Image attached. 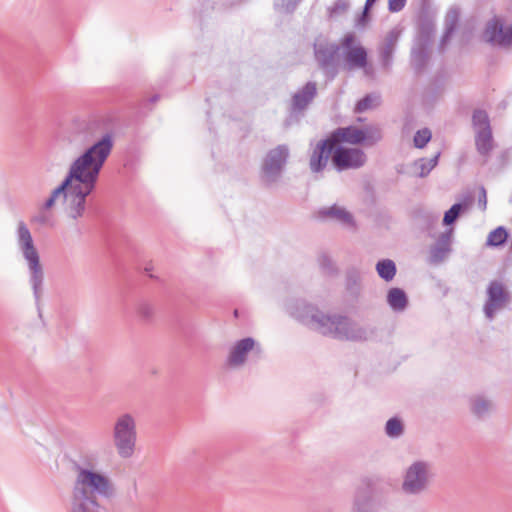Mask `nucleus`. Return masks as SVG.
Segmentation results:
<instances>
[{
    "label": "nucleus",
    "instance_id": "f257e3e1",
    "mask_svg": "<svg viewBox=\"0 0 512 512\" xmlns=\"http://www.w3.org/2000/svg\"><path fill=\"white\" fill-rule=\"evenodd\" d=\"M299 319L308 328L339 340L366 341L375 333L374 329L360 326L346 316L327 315L312 305H304Z\"/></svg>",
    "mask_w": 512,
    "mask_h": 512
},
{
    "label": "nucleus",
    "instance_id": "f03ea898",
    "mask_svg": "<svg viewBox=\"0 0 512 512\" xmlns=\"http://www.w3.org/2000/svg\"><path fill=\"white\" fill-rule=\"evenodd\" d=\"M111 498L115 495V486L106 475L80 466L73 483L70 512H100L96 496Z\"/></svg>",
    "mask_w": 512,
    "mask_h": 512
},
{
    "label": "nucleus",
    "instance_id": "7ed1b4c3",
    "mask_svg": "<svg viewBox=\"0 0 512 512\" xmlns=\"http://www.w3.org/2000/svg\"><path fill=\"white\" fill-rule=\"evenodd\" d=\"M16 235L19 250L28 264L34 297L39 302L43 292L44 270L32 234L24 221L18 222Z\"/></svg>",
    "mask_w": 512,
    "mask_h": 512
},
{
    "label": "nucleus",
    "instance_id": "20e7f679",
    "mask_svg": "<svg viewBox=\"0 0 512 512\" xmlns=\"http://www.w3.org/2000/svg\"><path fill=\"white\" fill-rule=\"evenodd\" d=\"M388 483L380 477H365L362 485L356 490L351 512H379L384 506L382 498L377 499L375 494L384 490Z\"/></svg>",
    "mask_w": 512,
    "mask_h": 512
},
{
    "label": "nucleus",
    "instance_id": "39448f33",
    "mask_svg": "<svg viewBox=\"0 0 512 512\" xmlns=\"http://www.w3.org/2000/svg\"><path fill=\"white\" fill-rule=\"evenodd\" d=\"M137 428L135 418L124 413L118 416L113 426V442L121 458H130L135 451Z\"/></svg>",
    "mask_w": 512,
    "mask_h": 512
},
{
    "label": "nucleus",
    "instance_id": "423d86ee",
    "mask_svg": "<svg viewBox=\"0 0 512 512\" xmlns=\"http://www.w3.org/2000/svg\"><path fill=\"white\" fill-rule=\"evenodd\" d=\"M289 157L290 149L286 144L277 145L266 153L260 168V180L264 186L271 187L280 181Z\"/></svg>",
    "mask_w": 512,
    "mask_h": 512
},
{
    "label": "nucleus",
    "instance_id": "0eeeda50",
    "mask_svg": "<svg viewBox=\"0 0 512 512\" xmlns=\"http://www.w3.org/2000/svg\"><path fill=\"white\" fill-rule=\"evenodd\" d=\"M434 476L431 462L415 461L406 469L401 489L407 495H420L428 490Z\"/></svg>",
    "mask_w": 512,
    "mask_h": 512
},
{
    "label": "nucleus",
    "instance_id": "6e6552de",
    "mask_svg": "<svg viewBox=\"0 0 512 512\" xmlns=\"http://www.w3.org/2000/svg\"><path fill=\"white\" fill-rule=\"evenodd\" d=\"M102 167L94 159L81 154L70 164L65 178L74 184L96 188Z\"/></svg>",
    "mask_w": 512,
    "mask_h": 512
},
{
    "label": "nucleus",
    "instance_id": "1a4fd4ad",
    "mask_svg": "<svg viewBox=\"0 0 512 512\" xmlns=\"http://www.w3.org/2000/svg\"><path fill=\"white\" fill-rule=\"evenodd\" d=\"M481 37L485 43L492 47L511 49L512 22L505 25V19L502 16L494 15L485 23Z\"/></svg>",
    "mask_w": 512,
    "mask_h": 512
},
{
    "label": "nucleus",
    "instance_id": "9d476101",
    "mask_svg": "<svg viewBox=\"0 0 512 512\" xmlns=\"http://www.w3.org/2000/svg\"><path fill=\"white\" fill-rule=\"evenodd\" d=\"M73 131L81 144H89L102 137L113 136L109 122L103 117L77 120L73 124Z\"/></svg>",
    "mask_w": 512,
    "mask_h": 512
},
{
    "label": "nucleus",
    "instance_id": "9b49d317",
    "mask_svg": "<svg viewBox=\"0 0 512 512\" xmlns=\"http://www.w3.org/2000/svg\"><path fill=\"white\" fill-rule=\"evenodd\" d=\"M96 188L72 183L66 193V213L69 218L76 221L82 218L86 211L87 197Z\"/></svg>",
    "mask_w": 512,
    "mask_h": 512
},
{
    "label": "nucleus",
    "instance_id": "f8f14e48",
    "mask_svg": "<svg viewBox=\"0 0 512 512\" xmlns=\"http://www.w3.org/2000/svg\"><path fill=\"white\" fill-rule=\"evenodd\" d=\"M366 161L367 156L363 150L334 145L332 164L337 171L361 168Z\"/></svg>",
    "mask_w": 512,
    "mask_h": 512
},
{
    "label": "nucleus",
    "instance_id": "ddd939ff",
    "mask_svg": "<svg viewBox=\"0 0 512 512\" xmlns=\"http://www.w3.org/2000/svg\"><path fill=\"white\" fill-rule=\"evenodd\" d=\"M340 46L326 41L314 44V55L319 68L329 79H334L338 74L337 55Z\"/></svg>",
    "mask_w": 512,
    "mask_h": 512
},
{
    "label": "nucleus",
    "instance_id": "4468645a",
    "mask_svg": "<svg viewBox=\"0 0 512 512\" xmlns=\"http://www.w3.org/2000/svg\"><path fill=\"white\" fill-rule=\"evenodd\" d=\"M509 293L506 291L504 285L497 280L489 283L487 288V300L484 304L485 316L492 320L495 312L505 307L509 301Z\"/></svg>",
    "mask_w": 512,
    "mask_h": 512
},
{
    "label": "nucleus",
    "instance_id": "2eb2a0df",
    "mask_svg": "<svg viewBox=\"0 0 512 512\" xmlns=\"http://www.w3.org/2000/svg\"><path fill=\"white\" fill-rule=\"evenodd\" d=\"M251 351H255L257 354L262 352L260 345L252 337L237 341L230 349L227 364L231 367L242 366L246 362L248 353Z\"/></svg>",
    "mask_w": 512,
    "mask_h": 512
},
{
    "label": "nucleus",
    "instance_id": "dca6fc26",
    "mask_svg": "<svg viewBox=\"0 0 512 512\" xmlns=\"http://www.w3.org/2000/svg\"><path fill=\"white\" fill-rule=\"evenodd\" d=\"M333 153L334 143L330 141L329 136L326 139L320 140L310 155L309 167L311 171L314 173L323 171L329 159H332Z\"/></svg>",
    "mask_w": 512,
    "mask_h": 512
},
{
    "label": "nucleus",
    "instance_id": "f3484780",
    "mask_svg": "<svg viewBox=\"0 0 512 512\" xmlns=\"http://www.w3.org/2000/svg\"><path fill=\"white\" fill-rule=\"evenodd\" d=\"M453 228L441 233L436 242L429 249L428 261L430 264H440L452 251Z\"/></svg>",
    "mask_w": 512,
    "mask_h": 512
},
{
    "label": "nucleus",
    "instance_id": "a211bd4d",
    "mask_svg": "<svg viewBox=\"0 0 512 512\" xmlns=\"http://www.w3.org/2000/svg\"><path fill=\"white\" fill-rule=\"evenodd\" d=\"M88 146L82 153L90 159H94L99 165L103 166L113 148V136L102 137L97 141H91L89 144H82Z\"/></svg>",
    "mask_w": 512,
    "mask_h": 512
},
{
    "label": "nucleus",
    "instance_id": "6ab92c4d",
    "mask_svg": "<svg viewBox=\"0 0 512 512\" xmlns=\"http://www.w3.org/2000/svg\"><path fill=\"white\" fill-rule=\"evenodd\" d=\"M364 130L356 126L339 127L329 135L330 141L334 145L348 143L351 145L362 144L365 142Z\"/></svg>",
    "mask_w": 512,
    "mask_h": 512
},
{
    "label": "nucleus",
    "instance_id": "aec40b11",
    "mask_svg": "<svg viewBox=\"0 0 512 512\" xmlns=\"http://www.w3.org/2000/svg\"><path fill=\"white\" fill-rule=\"evenodd\" d=\"M317 95V85L313 81L307 82L297 91L291 101V112L299 113L307 109Z\"/></svg>",
    "mask_w": 512,
    "mask_h": 512
},
{
    "label": "nucleus",
    "instance_id": "412c9836",
    "mask_svg": "<svg viewBox=\"0 0 512 512\" xmlns=\"http://www.w3.org/2000/svg\"><path fill=\"white\" fill-rule=\"evenodd\" d=\"M400 36V32L397 29L390 30L385 39L384 43L380 49V58L382 66L388 70L390 69L393 61V53L396 47Z\"/></svg>",
    "mask_w": 512,
    "mask_h": 512
},
{
    "label": "nucleus",
    "instance_id": "4be33fe9",
    "mask_svg": "<svg viewBox=\"0 0 512 512\" xmlns=\"http://www.w3.org/2000/svg\"><path fill=\"white\" fill-rule=\"evenodd\" d=\"M367 63V51L361 45L344 52V67L347 70L366 68Z\"/></svg>",
    "mask_w": 512,
    "mask_h": 512
},
{
    "label": "nucleus",
    "instance_id": "5701e85b",
    "mask_svg": "<svg viewBox=\"0 0 512 512\" xmlns=\"http://www.w3.org/2000/svg\"><path fill=\"white\" fill-rule=\"evenodd\" d=\"M475 146L477 152L484 158L483 164H486L494 149L492 130L475 132Z\"/></svg>",
    "mask_w": 512,
    "mask_h": 512
},
{
    "label": "nucleus",
    "instance_id": "b1692460",
    "mask_svg": "<svg viewBox=\"0 0 512 512\" xmlns=\"http://www.w3.org/2000/svg\"><path fill=\"white\" fill-rule=\"evenodd\" d=\"M428 49L429 47L421 44H417V46L412 49L411 65L417 74L422 73L428 63Z\"/></svg>",
    "mask_w": 512,
    "mask_h": 512
},
{
    "label": "nucleus",
    "instance_id": "393cba45",
    "mask_svg": "<svg viewBox=\"0 0 512 512\" xmlns=\"http://www.w3.org/2000/svg\"><path fill=\"white\" fill-rule=\"evenodd\" d=\"M459 20V11L452 8L448 11L445 17V31L440 41V48L444 49L453 35Z\"/></svg>",
    "mask_w": 512,
    "mask_h": 512
},
{
    "label": "nucleus",
    "instance_id": "a878e982",
    "mask_svg": "<svg viewBox=\"0 0 512 512\" xmlns=\"http://www.w3.org/2000/svg\"><path fill=\"white\" fill-rule=\"evenodd\" d=\"M387 302L392 310L403 311L408 305V298L401 288H391L387 293Z\"/></svg>",
    "mask_w": 512,
    "mask_h": 512
},
{
    "label": "nucleus",
    "instance_id": "bb28decb",
    "mask_svg": "<svg viewBox=\"0 0 512 512\" xmlns=\"http://www.w3.org/2000/svg\"><path fill=\"white\" fill-rule=\"evenodd\" d=\"M319 214L322 217H329L336 219L337 221L343 224H353V216L346 211L344 208H341L337 205H333L330 208H325L320 210Z\"/></svg>",
    "mask_w": 512,
    "mask_h": 512
},
{
    "label": "nucleus",
    "instance_id": "cd10ccee",
    "mask_svg": "<svg viewBox=\"0 0 512 512\" xmlns=\"http://www.w3.org/2000/svg\"><path fill=\"white\" fill-rule=\"evenodd\" d=\"M375 268L379 277L386 282L392 281L397 272L396 264L391 259L379 260Z\"/></svg>",
    "mask_w": 512,
    "mask_h": 512
},
{
    "label": "nucleus",
    "instance_id": "c85d7f7f",
    "mask_svg": "<svg viewBox=\"0 0 512 512\" xmlns=\"http://www.w3.org/2000/svg\"><path fill=\"white\" fill-rule=\"evenodd\" d=\"M71 182H69L68 179L64 178V180L61 182V184L56 187L50 194V196L48 197V199L44 202L43 204V209L44 210H48V209H51L55 203H56V200L60 197V196H63L64 199L66 198V193L68 192L70 186H71Z\"/></svg>",
    "mask_w": 512,
    "mask_h": 512
},
{
    "label": "nucleus",
    "instance_id": "c756f323",
    "mask_svg": "<svg viewBox=\"0 0 512 512\" xmlns=\"http://www.w3.org/2000/svg\"><path fill=\"white\" fill-rule=\"evenodd\" d=\"M508 238V232L505 227L498 226L492 230L486 239V246L488 247H499L503 245Z\"/></svg>",
    "mask_w": 512,
    "mask_h": 512
},
{
    "label": "nucleus",
    "instance_id": "7c9ffc66",
    "mask_svg": "<svg viewBox=\"0 0 512 512\" xmlns=\"http://www.w3.org/2000/svg\"><path fill=\"white\" fill-rule=\"evenodd\" d=\"M472 125L477 131L492 130L490 125V119L485 110L476 109L472 114Z\"/></svg>",
    "mask_w": 512,
    "mask_h": 512
},
{
    "label": "nucleus",
    "instance_id": "2f4dec72",
    "mask_svg": "<svg viewBox=\"0 0 512 512\" xmlns=\"http://www.w3.org/2000/svg\"><path fill=\"white\" fill-rule=\"evenodd\" d=\"M471 410L472 412L478 416L483 417L486 415L492 408V403L490 400L486 399L483 396H475L472 397L471 400Z\"/></svg>",
    "mask_w": 512,
    "mask_h": 512
},
{
    "label": "nucleus",
    "instance_id": "473e14b6",
    "mask_svg": "<svg viewBox=\"0 0 512 512\" xmlns=\"http://www.w3.org/2000/svg\"><path fill=\"white\" fill-rule=\"evenodd\" d=\"M435 32V25L430 21H425L420 25L418 42L417 44H421L427 47H430L433 35Z\"/></svg>",
    "mask_w": 512,
    "mask_h": 512
},
{
    "label": "nucleus",
    "instance_id": "72a5a7b5",
    "mask_svg": "<svg viewBox=\"0 0 512 512\" xmlns=\"http://www.w3.org/2000/svg\"><path fill=\"white\" fill-rule=\"evenodd\" d=\"M380 104V96L377 94H367L365 97L360 99L356 106L355 112L362 113L367 110L373 109Z\"/></svg>",
    "mask_w": 512,
    "mask_h": 512
},
{
    "label": "nucleus",
    "instance_id": "f704fd0d",
    "mask_svg": "<svg viewBox=\"0 0 512 512\" xmlns=\"http://www.w3.org/2000/svg\"><path fill=\"white\" fill-rule=\"evenodd\" d=\"M440 152H437L432 158H421L415 162V166L420 168L419 177H426L430 171L438 164Z\"/></svg>",
    "mask_w": 512,
    "mask_h": 512
},
{
    "label": "nucleus",
    "instance_id": "c9c22d12",
    "mask_svg": "<svg viewBox=\"0 0 512 512\" xmlns=\"http://www.w3.org/2000/svg\"><path fill=\"white\" fill-rule=\"evenodd\" d=\"M403 431V424L399 418L393 417L386 422L385 432L389 437L397 438L403 434Z\"/></svg>",
    "mask_w": 512,
    "mask_h": 512
},
{
    "label": "nucleus",
    "instance_id": "e433bc0d",
    "mask_svg": "<svg viewBox=\"0 0 512 512\" xmlns=\"http://www.w3.org/2000/svg\"><path fill=\"white\" fill-rule=\"evenodd\" d=\"M464 209L465 205L462 203L453 204L451 208L445 212L443 224L452 225L458 219Z\"/></svg>",
    "mask_w": 512,
    "mask_h": 512
},
{
    "label": "nucleus",
    "instance_id": "4c0bfd02",
    "mask_svg": "<svg viewBox=\"0 0 512 512\" xmlns=\"http://www.w3.org/2000/svg\"><path fill=\"white\" fill-rule=\"evenodd\" d=\"M432 133L430 129L423 128L418 130L413 138V143L416 148H424L427 143L431 140Z\"/></svg>",
    "mask_w": 512,
    "mask_h": 512
},
{
    "label": "nucleus",
    "instance_id": "58836bf2",
    "mask_svg": "<svg viewBox=\"0 0 512 512\" xmlns=\"http://www.w3.org/2000/svg\"><path fill=\"white\" fill-rule=\"evenodd\" d=\"M136 312L138 316L144 321H150L154 316V307L145 301L137 305Z\"/></svg>",
    "mask_w": 512,
    "mask_h": 512
},
{
    "label": "nucleus",
    "instance_id": "ea45409f",
    "mask_svg": "<svg viewBox=\"0 0 512 512\" xmlns=\"http://www.w3.org/2000/svg\"><path fill=\"white\" fill-rule=\"evenodd\" d=\"M318 261L323 273L327 275H334L337 273V268L327 254H321Z\"/></svg>",
    "mask_w": 512,
    "mask_h": 512
},
{
    "label": "nucleus",
    "instance_id": "a19ab883",
    "mask_svg": "<svg viewBox=\"0 0 512 512\" xmlns=\"http://www.w3.org/2000/svg\"><path fill=\"white\" fill-rule=\"evenodd\" d=\"M365 137V142L367 145L372 146L381 140L382 135L379 129L366 127L363 129Z\"/></svg>",
    "mask_w": 512,
    "mask_h": 512
},
{
    "label": "nucleus",
    "instance_id": "79ce46f5",
    "mask_svg": "<svg viewBox=\"0 0 512 512\" xmlns=\"http://www.w3.org/2000/svg\"><path fill=\"white\" fill-rule=\"evenodd\" d=\"M350 7L349 0H337L329 9L330 15H341L348 11Z\"/></svg>",
    "mask_w": 512,
    "mask_h": 512
},
{
    "label": "nucleus",
    "instance_id": "37998d69",
    "mask_svg": "<svg viewBox=\"0 0 512 512\" xmlns=\"http://www.w3.org/2000/svg\"><path fill=\"white\" fill-rule=\"evenodd\" d=\"M32 223H36L42 226H52V216L44 211H40L37 215L31 218Z\"/></svg>",
    "mask_w": 512,
    "mask_h": 512
},
{
    "label": "nucleus",
    "instance_id": "c03bdc74",
    "mask_svg": "<svg viewBox=\"0 0 512 512\" xmlns=\"http://www.w3.org/2000/svg\"><path fill=\"white\" fill-rule=\"evenodd\" d=\"M407 0H389L388 9L392 13L400 12L406 5Z\"/></svg>",
    "mask_w": 512,
    "mask_h": 512
},
{
    "label": "nucleus",
    "instance_id": "a18cd8bd",
    "mask_svg": "<svg viewBox=\"0 0 512 512\" xmlns=\"http://www.w3.org/2000/svg\"><path fill=\"white\" fill-rule=\"evenodd\" d=\"M478 206L482 211L487 209V192L483 186L479 189Z\"/></svg>",
    "mask_w": 512,
    "mask_h": 512
},
{
    "label": "nucleus",
    "instance_id": "49530a36",
    "mask_svg": "<svg viewBox=\"0 0 512 512\" xmlns=\"http://www.w3.org/2000/svg\"><path fill=\"white\" fill-rule=\"evenodd\" d=\"M355 41V35L353 33H348L344 36L342 39V47L345 51L353 49L355 46H353V43Z\"/></svg>",
    "mask_w": 512,
    "mask_h": 512
},
{
    "label": "nucleus",
    "instance_id": "de8ad7c7",
    "mask_svg": "<svg viewBox=\"0 0 512 512\" xmlns=\"http://www.w3.org/2000/svg\"><path fill=\"white\" fill-rule=\"evenodd\" d=\"M368 18H369V10H366V5H365L363 12L358 19L359 24L365 25V23L368 21Z\"/></svg>",
    "mask_w": 512,
    "mask_h": 512
},
{
    "label": "nucleus",
    "instance_id": "09e8293b",
    "mask_svg": "<svg viewBox=\"0 0 512 512\" xmlns=\"http://www.w3.org/2000/svg\"><path fill=\"white\" fill-rule=\"evenodd\" d=\"M358 279H359V275L357 272L354 271V272L349 273L347 276L348 285L356 284Z\"/></svg>",
    "mask_w": 512,
    "mask_h": 512
},
{
    "label": "nucleus",
    "instance_id": "8fccbe9b",
    "mask_svg": "<svg viewBox=\"0 0 512 512\" xmlns=\"http://www.w3.org/2000/svg\"><path fill=\"white\" fill-rule=\"evenodd\" d=\"M376 1L377 0H366V10H370Z\"/></svg>",
    "mask_w": 512,
    "mask_h": 512
},
{
    "label": "nucleus",
    "instance_id": "3c124183",
    "mask_svg": "<svg viewBox=\"0 0 512 512\" xmlns=\"http://www.w3.org/2000/svg\"><path fill=\"white\" fill-rule=\"evenodd\" d=\"M159 96L158 95H154L153 97L150 98V102L154 103L158 100Z\"/></svg>",
    "mask_w": 512,
    "mask_h": 512
},
{
    "label": "nucleus",
    "instance_id": "603ef678",
    "mask_svg": "<svg viewBox=\"0 0 512 512\" xmlns=\"http://www.w3.org/2000/svg\"><path fill=\"white\" fill-rule=\"evenodd\" d=\"M429 218L431 219V221H432L433 223H436V222H437V220H438V217H437V216H430Z\"/></svg>",
    "mask_w": 512,
    "mask_h": 512
},
{
    "label": "nucleus",
    "instance_id": "864d4df0",
    "mask_svg": "<svg viewBox=\"0 0 512 512\" xmlns=\"http://www.w3.org/2000/svg\"><path fill=\"white\" fill-rule=\"evenodd\" d=\"M151 269H152L151 267H146V268H145V271H146V272H149V271H151Z\"/></svg>",
    "mask_w": 512,
    "mask_h": 512
},
{
    "label": "nucleus",
    "instance_id": "5fc2aeb1",
    "mask_svg": "<svg viewBox=\"0 0 512 512\" xmlns=\"http://www.w3.org/2000/svg\"><path fill=\"white\" fill-rule=\"evenodd\" d=\"M300 1H301V0H295V4H296V3H298V2H300Z\"/></svg>",
    "mask_w": 512,
    "mask_h": 512
}]
</instances>
